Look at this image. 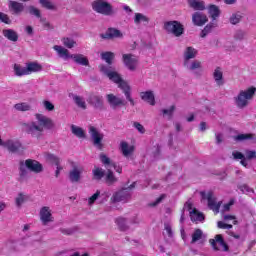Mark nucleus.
<instances>
[{"mask_svg":"<svg viewBox=\"0 0 256 256\" xmlns=\"http://www.w3.org/2000/svg\"><path fill=\"white\" fill-rule=\"evenodd\" d=\"M106 169H107V171L104 176V181H105L106 185H108V187H111L119 181V178H117V176H115V173H113V171H111V168H106Z\"/></svg>","mask_w":256,"mask_h":256,"instance_id":"30","label":"nucleus"},{"mask_svg":"<svg viewBox=\"0 0 256 256\" xmlns=\"http://www.w3.org/2000/svg\"><path fill=\"white\" fill-rule=\"evenodd\" d=\"M14 69V75H16V77H24L25 75H27V66H22L20 64H14L13 66Z\"/></svg>","mask_w":256,"mask_h":256,"instance_id":"33","label":"nucleus"},{"mask_svg":"<svg viewBox=\"0 0 256 256\" xmlns=\"http://www.w3.org/2000/svg\"><path fill=\"white\" fill-rule=\"evenodd\" d=\"M93 11L96 13H100L101 15H112L113 14V6L109 4L105 0H96L92 3Z\"/></svg>","mask_w":256,"mask_h":256,"instance_id":"6","label":"nucleus"},{"mask_svg":"<svg viewBox=\"0 0 256 256\" xmlns=\"http://www.w3.org/2000/svg\"><path fill=\"white\" fill-rule=\"evenodd\" d=\"M134 24L137 27H141V25H149V17L143 13H135L133 17Z\"/></svg>","mask_w":256,"mask_h":256,"instance_id":"25","label":"nucleus"},{"mask_svg":"<svg viewBox=\"0 0 256 256\" xmlns=\"http://www.w3.org/2000/svg\"><path fill=\"white\" fill-rule=\"evenodd\" d=\"M116 223L120 229V231H127L129 229V222L125 218H118Z\"/></svg>","mask_w":256,"mask_h":256,"instance_id":"43","label":"nucleus"},{"mask_svg":"<svg viewBox=\"0 0 256 256\" xmlns=\"http://www.w3.org/2000/svg\"><path fill=\"white\" fill-rule=\"evenodd\" d=\"M92 174H93V179H95V181H101L102 177L105 178V170H103V168L97 167L95 166L92 170Z\"/></svg>","mask_w":256,"mask_h":256,"instance_id":"34","label":"nucleus"},{"mask_svg":"<svg viewBox=\"0 0 256 256\" xmlns=\"http://www.w3.org/2000/svg\"><path fill=\"white\" fill-rule=\"evenodd\" d=\"M120 151L124 157H131L135 151V146L130 145L129 143L122 141L120 143Z\"/></svg>","mask_w":256,"mask_h":256,"instance_id":"29","label":"nucleus"},{"mask_svg":"<svg viewBox=\"0 0 256 256\" xmlns=\"http://www.w3.org/2000/svg\"><path fill=\"white\" fill-rule=\"evenodd\" d=\"M4 149H7L10 153H17L21 151L22 145L21 142L13 139H7L4 141Z\"/></svg>","mask_w":256,"mask_h":256,"instance_id":"18","label":"nucleus"},{"mask_svg":"<svg viewBox=\"0 0 256 256\" xmlns=\"http://www.w3.org/2000/svg\"><path fill=\"white\" fill-rule=\"evenodd\" d=\"M223 219L227 223H229V221H232L233 225H237V218L234 215H224Z\"/></svg>","mask_w":256,"mask_h":256,"instance_id":"55","label":"nucleus"},{"mask_svg":"<svg viewBox=\"0 0 256 256\" xmlns=\"http://www.w3.org/2000/svg\"><path fill=\"white\" fill-rule=\"evenodd\" d=\"M25 167H27V169L33 173H41V171H43V165H41V163H39L37 160L28 159L20 166V177H25V175H27V170H25Z\"/></svg>","mask_w":256,"mask_h":256,"instance_id":"5","label":"nucleus"},{"mask_svg":"<svg viewBox=\"0 0 256 256\" xmlns=\"http://www.w3.org/2000/svg\"><path fill=\"white\" fill-rule=\"evenodd\" d=\"M28 199H29V196H27V194H25V193L17 194V196L14 199L16 207L18 209H21L23 207V205H25V203H27Z\"/></svg>","mask_w":256,"mask_h":256,"instance_id":"32","label":"nucleus"},{"mask_svg":"<svg viewBox=\"0 0 256 256\" xmlns=\"http://www.w3.org/2000/svg\"><path fill=\"white\" fill-rule=\"evenodd\" d=\"M212 77L217 87H223L225 85V78L223 77V68L216 67L212 73Z\"/></svg>","mask_w":256,"mask_h":256,"instance_id":"20","label":"nucleus"},{"mask_svg":"<svg viewBox=\"0 0 256 256\" xmlns=\"http://www.w3.org/2000/svg\"><path fill=\"white\" fill-rule=\"evenodd\" d=\"M207 21H209V18L203 12L196 11L192 14V23L196 27H203Z\"/></svg>","mask_w":256,"mask_h":256,"instance_id":"17","label":"nucleus"},{"mask_svg":"<svg viewBox=\"0 0 256 256\" xmlns=\"http://www.w3.org/2000/svg\"><path fill=\"white\" fill-rule=\"evenodd\" d=\"M62 43L64 47H67V49H73V47H77V41H75V39L73 38H62Z\"/></svg>","mask_w":256,"mask_h":256,"instance_id":"42","label":"nucleus"},{"mask_svg":"<svg viewBox=\"0 0 256 256\" xmlns=\"http://www.w3.org/2000/svg\"><path fill=\"white\" fill-rule=\"evenodd\" d=\"M99 69L101 73L106 75L110 81H113V83H116L118 85L119 89H121L130 104L135 105V101L131 97V86H129V83L127 81L121 79V75L115 71V69L111 66H105L100 65Z\"/></svg>","mask_w":256,"mask_h":256,"instance_id":"2","label":"nucleus"},{"mask_svg":"<svg viewBox=\"0 0 256 256\" xmlns=\"http://www.w3.org/2000/svg\"><path fill=\"white\" fill-rule=\"evenodd\" d=\"M0 21L2 23H10L9 16L7 14L0 12Z\"/></svg>","mask_w":256,"mask_h":256,"instance_id":"59","label":"nucleus"},{"mask_svg":"<svg viewBox=\"0 0 256 256\" xmlns=\"http://www.w3.org/2000/svg\"><path fill=\"white\" fill-rule=\"evenodd\" d=\"M104 39H123V32L116 28H109L103 35Z\"/></svg>","mask_w":256,"mask_h":256,"instance_id":"28","label":"nucleus"},{"mask_svg":"<svg viewBox=\"0 0 256 256\" xmlns=\"http://www.w3.org/2000/svg\"><path fill=\"white\" fill-rule=\"evenodd\" d=\"M216 142L223 143V134H216Z\"/></svg>","mask_w":256,"mask_h":256,"instance_id":"63","label":"nucleus"},{"mask_svg":"<svg viewBox=\"0 0 256 256\" xmlns=\"http://www.w3.org/2000/svg\"><path fill=\"white\" fill-rule=\"evenodd\" d=\"M101 59L105 61L108 65H111L113 63V60L115 59V53L103 52L101 53Z\"/></svg>","mask_w":256,"mask_h":256,"instance_id":"41","label":"nucleus"},{"mask_svg":"<svg viewBox=\"0 0 256 256\" xmlns=\"http://www.w3.org/2000/svg\"><path fill=\"white\" fill-rule=\"evenodd\" d=\"M28 11H29L30 15H35V17L41 18V11H39V9L35 8V6H30L28 8Z\"/></svg>","mask_w":256,"mask_h":256,"instance_id":"54","label":"nucleus"},{"mask_svg":"<svg viewBox=\"0 0 256 256\" xmlns=\"http://www.w3.org/2000/svg\"><path fill=\"white\" fill-rule=\"evenodd\" d=\"M39 217L43 225H48V223H53V221H55V217H53V209L49 206L40 208Z\"/></svg>","mask_w":256,"mask_h":256,"instance_id":"9","label":"nucleus"},{"mask_svg":"<svg viewBox=\"0 0 256 256\" xmlns=\"http://www.w3.org/2000/svg\"><path fill=\"white\" fill-rule=\"evenodd\" d=\"M34 117L36 121L24 124L26 133L31 135L34 139H41L45 129H53V127H55L53 119L47 117L45 114L36 113Z\"/></svg>","mask_w":256,"mask_h":256,"instance_id":"1","label":"nucleus"},{"mask_svg":"<svg viewBox=\"0 0 256 256\" xmlns=\"http://www.w3.org/2000/svg\"><path fill=\"white\" fill-rule=\"evenodd\" d=\"M208 13L210 17H212V19H217V17L221 15V10L218 8L217 5L212 4L208 7Z\"/></svg>","mask_w":256,"mask_h":256,"instance_id":"39","label":"nucleus"},{"mask_svg":"<svg viewBox=\"0 0 256 256\" xmlns=\"http://www.w3.org/2000/svg\"><path fill=\"white\" fill-rule=\"evenodd\" d=\"M200 131H207V123L205 122L200 123Z\"/></svg>","mask_w":256,"mask_h":256,"instance_id":"64","label":"nucleus"},{"mask_svg":"<svg viewBox=\"0 0 256 256\" xmlns=\"http://www.w3.org/2000/svg\"><path fill=\"white\" fill-rule=\"evenodd\" d=\"M240 191H242V193H251L253 190L247 185H242L240 186Z\"/></svg>","mask_w":256,"mask_h":256,"instance_id":"62","label":"nucleus"},{"mask_svg":"<svg viewBox=\"0 0 256 256\" xmlns=\"http://www.w3.org/2000/svg\"><path fill=\"white\" fill-rule=\"evenodd\" d=\"M165 199V194H162L160 197H158L156 199V201L152 204H150L152 207H157V205H159V203H161V201H163Z\"/></svg>","mask_w":256,"mask_h":256,"instance_id":"61","label":"nucleus"},{"mask_svg":"<svg viewBox=\"0 0 256 256\" xmlns=\"http://www.w3.org/2000/svg\"><path fill=\"white\" fill-rule=\"evenodd\" d=\"M255 139V136L253 134H239L235 137L236 141H247Z\"/></svg>","mask_w":256,"mask_h":256,"instance_id":"48","label":"nucleus"},{"mask_svg":"<svg viewBox=\"0 0 256 256\" xmlns=\"http://www.w3.org/2000/svg\"><path fill=\"white\" fill-rule=\"evenodd\" d=\"M106 101L111 109H119V107L125 106V100L119 96H115V94H107Z\"/></svg>","mask_w":256,"mask_h":256,"instance_id":"14","label":"nucleus"},{"mask_svg":"<svg viewBox=\"0 0 256 256\" xmlns=\"http://www.w3.org/2000/svg\"><path fill=\"white\" fill-rule=\"evenodd\" d=\"M43 71V66L39 62H27L26 73L27 75H33V73H39Z\"/></svg>","mask_w":256,"mask_h":256,"instance_id":"26","label":"nucleus"},{"mask_svg":"<svg viewBox=\"0 0 256 256\" xmlns=\"http://www.w3.org/2000/svg\"><path fill=\"white\" fill-rule=\"evenodd\" d=\"M201 237H203V231L201 229H197L192 234V243H197V241H200Z\"/></svg>","mask_w":256,"mask_h":256,"instance_id":"49","label":"nucleus"},{"mask_svg":"<svg viewBox=\"0 0 256 256\" xmlns=\"http://www.w3.org/2000/svg\"><path fill=\"white\" fill-rule=\"evenodd\" d=\"M188 6L190 9L194 11H205L207 9V5L203 0H188Z\"/></svg>","mask_w":256,"mask_h":256,"instance_id":"27","label":"nucleus"},{"mask_svg":"<svg viewBox=\"0 0 256 256\" xmlns=\"http://www.w3.org/2000/svg\"><path fill=\"white\" fill-rule=\"evenodd\" d=\"M123 63L129 71H135L137 65H139V58L133 54H123Z\"/></svg>","mask_w":256,"mask_h":256,"instance_id":"11","label":"nucleus"},{"mask_svg":"<svg viewBox=\"0 0 256 256\" xmlns=\"http://www.w3.org/2000/svg\"><path fill=\"white\" fill-rule=\"evenodd\" d=\"M173 113H175V105H172L166 109H162V115L166 119H171L173 117Z\"/></svg>","mask_w":256,"mask_h":256,"instance_id":"44","label":"nucleus"},{"mask_svg":"<svg viewBox=\"0 0 256 256\" xmlns=\"http://www.w3.org/2000/svg\"><path fill=\"white\" fill-rule=\"evenodd\" d=\"M232 156L234 157V159L240 160V163L243 167H247L248 163H247V159L245 158V154L239 151H233Z\"/></svg>","mask_w":256,"mask_h":256,"instance_id":"38","label":"nucleus"},{"mask_svg":"<svg viewBox=\"0 0 256 256\" xmlns=\"http://www.w3.org/2000/svg\"><path fill=\"white\" fill-rule=\"evenodd\" d=\"M164 231H165L164 233H165L168 237H173V229L171 228V225L165 224Z\"/></svg>","mask_w":256,"mask_h":256,"instance_id":"57","label":"nucleus"},{"mask_svg":"<svg viewBox=\"0 0 256 256\" xmlns=\"http://www.w3.org/2000/svg\"><path fill=\"white\" fill-rule=\"evenodd\" d=\"M199 55V51L193 46H187L183 51V63H187L195 59Z\"/></svg>","mask_w":256,"mask_h":256,"instance_id":"19","label":"nucleus"},{"mask_svg":"<svg viewBox=\"0 0 256 256\" xmlns=\"http://www.w3.org/2000/svg\"><path fill=\"white\" fill-rule=\"evenodd\" d=\"M101 197V190H97L92 196L88 198V205L91 207L92 205H95V201Z\"/></svg>","mask_w":256,"mask_h":256,"instance_id":"46","label":"nucleus"},{"mask_svg":"<svg viewBox=\"0 0 256 256\" xmlns=\"http://www.w3.org/2000/svg\"><path fill=\"white\" fill-rule=\"evenodd\" d=\"M40 5L44 7L45 9H49L51 11L55 10V4L51 2L50 0H39Z\"/></svg>","mask_w":256,"mask_h":256,"instance_id":"47","label":"nucleus"},{"mask_svg":"<svg viewBox=\"0 0 256 256\" xmlns=\"http://www.w3.org/2000/svg\"><path fill=\"white\" fill-rule=\"evenodd\" d=\"M201 197L202 201H205V199L208 201L209 209L214 211V213H219V209L221 207L222 202H217V198L215 197L212 191L201 192Z\"/></svg>","mask_w":256,"mask_h":256,"instance_id":"7","label":"nucleus"},{"mask_svg":"<svg viewBox=\"0 0 256 256\" xmlns=\"http://www.w3.org/2000/svg\"><path fill=\"white\" fill-rule=\"evenodd\" d=\"M164 30L168 35H173L174 37H181L185 33V26L177 20L166 21L164 23Z\"/></svg>","mask_w":256,"mask_h":256,"instance_id":"4","label":"nucleus"},{"mask_svg":"<svg viewBox=\"0 0 256 256\" xmlns=\"http://www.w3.org/2000/svg\"><path fill=\"white\" fill-rule=\"evenodd\" d=\"M46 159L47 161H49V163H52V165L56 166L55 177H59V174L61 173V171H63V167L61 166V160L53 154H48L46 156Z\"/></svg>","mask_w":256,"mask_h":256,"instance_id":"22","label":"nucleus"},{"mask_svg":"<svg viewBox=\"0 0 256 256\" xmlns=\"http://www.w3.org/2000/svg\"><path fill=\"white\" fill-rule=\"evenodd\" d=\"M89 134L92 139L94 147L101 151V149H103V138L105 137V135L98 131V129L94 126L89 127Z\"/></svg>","mask_w":256,"mask_h":256,"instance_id":"8","label":"nucleus"},{"mask_svg":"<svg viewBox=\"0 0 256 256\" xmlns=\"http://www.w3.org/2000/svg\"><path fill=\"white\" fill-rule=\"evenodd\" d=\"M73 101L75 105H77V107H79L80 109H87V103L85 102V98L78 95H74Z\"/></svg>","mask_w":256,"mask_h":256,"instance_id":"40","label":"nucleus"},{"mask_svg":"<svg viewBox=\"0 0 256 256\" xmlns=\"http://www.w3.org/2000/svg\"><path fill=\"white\" fill-rule=\"evenodd\" d=\"M140 98L142 101H145V103H148V105H151L154 107L155 105V93L151 90L140 92Z\"/></svg>","mask_w":256,"mask_h":256,"instance_id":"24","label":"nucleus"},{"mask_svg":"<svg viewBox=\"0 0 256 256\" xmlns=\"http://www.w3.org/2000/svg\"><path fill=\"white\" fill-rule=\"evenodd\" d=\"M53 49L57 53L58 57H60V59H64V61H69V59H71V56L73 55L69 53L67 48L61 45H54Z\"/></svg>","mask_w":256,"mask_h":256,"instance_id":"23","label":"nucleus"},{"mask_svg":"<svg viewBox=\"0 0 256 256\" xmlns=\"http://www.w3.org/2000/svg\"><path fill=\"white\" fill-rule=\"evenodd\" d=\"M9 7L14 11V13L19 14L22 13L23 9H25V6L22 3L10 1Z\"/></svg>","mask_w":256,"mask_h":256,"instance_id":"37","label":"nucleus"},{"mask_svg":"<svg viewBox=\"0 0 256 256\" xmlns=\"http://www.w3.org/2000/svg\"><path fill=\"white\" fill-rule=\"evenodd\" d=\"M244 157L246 161H249L251 159H256V152L254 150H246Z\"/></svg>","mask_w":256,"mask_h":256,"instance_id":"53","label":"nucleus"},{"mask_svg":"<svg viewBox=\"0 0 256 256\" xmlns=\"http://www.w3.org/2000/svg\"><path fill=\"white\" fill-rule=\"evenodd\" d=\"M233 205H235V200L231 199L228 203H226L223 208L222 211L225 213L227 211H229L231 209V207H233Z\"/></svg>","mask_w":256,"mask_h":256,"instance_id":"56","label":"nucleus"},{"mask_svg":"<svg viewBox=\"0 0 256 256\" xmlns=\"http://www.w3.org/2000/svg\"><path fill=\"white\" fill-rule=\"evenodd\" d=\"M70 59H72L74 63H77V65L89 67V59L83 54H72Z\"/></svg>","mask_w":256,"mask_h":256,"instance_id":"31","label":"nucleus"},{"mask_svg":"<svg viewBox=\"0 0 256 256\" xmlns=\"http://www.w3.org/2000/svg\"><path fill=\"white\" fill-rule=\"evenodd\" d=\"M231 25H237V23H240L241 21V14H232L230 19H229Z\"/></svg>","mask_w":256,"mask_h":256,"instance_id":"50","label":"nucleus"},{"mask_svg":"<svg viewBox=\"0 0 256 256\" xmlns=\"http://www.w3.org/2000/svg\"><path fill=\"white\" fill-rule=\"evenodd\" d=\"M183 67L187 69V71L195 73V75H201V73H203V63H201L199 60L183 62Z\"/></svg>","mask_w":256,"mask_h":256,"instance_id":"10","label":"nucleus"},{"mask_svg":"<svg viewBox=\"0 0 256 256\" xmlns=\"http://www.w3.org/2000/svg\"><path fill=\"white\" fill-rule=\"evenodd\" d=\"M71 132L73 133V135H75V137H78V139H85V130H83V128L72 125Z\"/></svg>","mask_w":256,"mask_h":256,"instance_id":"36","label":"nucleus"},{"mask_svg":"<svg viewBox=\"0 0 256 256\" xmlns=\"http://www.w3.org/2000/svg\"><path fill=\"white\" fill-rule=\"evenodd\" d=\"M40 23H42V27L46 29L47 31L53 29V25L49 21H47V18L40 17Z\"/></svg>","mask_w":256,"mask_h":256,"instance_id":"52","label":"nucleus"},{"mask_svg":"<svg viewBox=\"0 0 256 256\" xmlns=\"http://www.w3.org/2000/svg\"><path fill=\"white\" fill-rule=\"evenodd\" d=\"M16 111H31V106L27 102H22L14 105Z\"/></svg>","mask_w":256,"mask_h":256,"instance_id":"45","label":"nucleus"},{"mask_svg":"<svg viewBox=\"0 0 256 256\" xmlns=\"http://www.w3.org/2000/svg\"><path fill=\"white\" fill-rule=\"evenodd\" d=\"M209 242L215 251H229V247L223 240V236H221V234L216 235L215 239H210Z\"/></svg>","mask_w":256,"mask_h":256,"instance_id":"13","label":"nucleus"},{"mask_svg":"<svg viewBox=\"0 0 256 256\" xmlns=\"http://www.w3.org/2000/svg\"><path fill=\"white\" fill-rule=\"evenodd\" d=\"M256 88L251 86L245 90H241L237 96L234 97V103L238 109H245L249 106V101L255 97Z\"/></svg>","mask_w":256,"mask_h":256,"instance_id":"3","label":"nucleus"},{"mask_svg":"<svg viewBox=\"0 0 256 256\" xmlns=\"http://www.w3.org/2000/svg\"><path fill=\"white\" fill-rule=\"evenodd\" d=\"M81 175H83V167L81 165L74 164L69 172V179L72 183H79L81 181Z\"/></svg>","mask_w":256,"mask_h":256,"instance_id":"16","label":"nucleus"},{"mask_svg":"<svg viewBox=\"0 0 256 256\" xmlns=\"http://www.w3.org/2000/svg\"><path fill=\"white\" fill-rule=\"evenodd\" d=\"M100 160L105 165L106 169H111V167H114L116 173H123V168L115 165V163L111 162V159L107 157L105 154L100 155Z\"/></svg>","mask_w":256,"mask_h":256,"instance_id":"21","label":"nucleus"},{"mask_svg":"<svg viewBox=\"0 0 256 256\" xmlns=\"http://www.w3.org/2000/svg\"><path fill=\"white\" fill-rule=\"evenodd\" d=\"M3 35L8 39L9 41L16 42L19 39V35H17V32L11 29L3 30Z\"/></svg>","mask_w":256,"mask_h":256,"instance_id":"35","label":"nucleus"},{"mask_svg":"<svg viewBox=\"0 0 256 256\" xmlns=\"http://www.w3.org/2000/svg\"><path fill=\"white\" fill-rule=\"evenodd\" d=\"M131 199V192L129 190L124 189L119 192L113 194L111 201L112 203H125Z\"/></svg>","mask_w":256,"mask_h":256,"instance_id":"15","label":"nucleus"},{"mask_svg":"<svg viewBox=\"0 0 256 256\" xmlns=\"http://www.w3.org/2000/svg\"><path fill=\"white\" fill-rule=\"evenodd\" d=\"M219 229H233V225L227 224L223 221L218 222Z\"/></svg>","mask_w":256,"mask_h":256,"instance_id":"58","label":"nucleus"},{"mask_svg":"<svg viewBox=\"0 0 256 256\" xmlns=\"http://www.w3.org/2000/svg\"><path fill=\"white\" fill-rule=\"evenodd\" d=\"M184 210L189 211L191 221L198 223L199 221H203V219H205L203 213L198 212L197 209L193 208V205L190 202L185 203Z\"/></svg>","mask_w":256,"mask_h":256,"instance_id":"12","label":"nucleus"},{"mask_svg":"<svg viewBox=\"0 0 256 256\" xmlns=\"http://www.w3.org/2000/svg\"><path fill=\"white\" fill-rule=\"evenodd\" d=\"M134 127L135 129H137L139 133H145V127H143L141 123L139 122L134 123Z\"/></svg>","mask_w":256,"mask_h":256,"instance_id":"60","label":"nucleus"},{"mask_svg":"<svg viewBox=\"0 0 256 256\" xmlns=\"http://www.w3.org/2000/svg\"><path fill=\"white\" fill-rule=\"evenodd\" d=\"M42 105L46 111H55V105H53L49 100H44Z\"/></svg>","mask_w":256,"mask_h":256,"instance_id":"51","label":"nucleus"}]
</instances>
